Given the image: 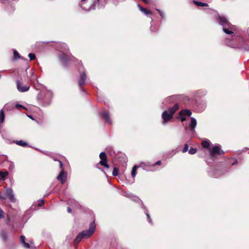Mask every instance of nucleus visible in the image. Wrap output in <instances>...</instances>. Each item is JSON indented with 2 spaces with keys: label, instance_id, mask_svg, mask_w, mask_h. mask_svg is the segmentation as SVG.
I'll use <instances>...</instances> for the list:
<instances>
[{
  "label": "nucleus",
  "instance_id": "obj_1",
  "mask_svg": "<svg viewBox=\"0 0 249 249\" xmlns=\"http://www.w3.org/2000/svg\"><path fill=\"white\" fill-rule=\"evenodd\" d=\"M215 18L218 23L222 26L223 32L228 35H231L234 36V32L237 30V27L235 25H232L228 20L226 17L220 15L217 12L215 11Z\"/></svg>",
  "mask_w": 249,
  "mask_h": 249
},
{
  "label": "nucleus",
  "instance_id": "obj_2",
  "mask_svg": "<svg viewBox=\"0 0 249 249\" xmlns=\"http://www.w3.org/2000/svg\"><path fill=\"white\" fill-rule=\"evenodd\" d=\"M95 229V224L94 222H93L90 223L89 230L83 231L77 235L74 240V243L77 244L83 239H88L93 234Z\"/></svg>",
  "mask_w": 249,
  "mask_h": 249
},
{
  "label": "nucleus",
  "instance_id": "obj_3",
  "mask_svg": "<svg viewBox=\"0 0 249 249\" xmlns=\"http://www.w3.org/2000/svg\"><path fill=\"white\" fill-rule=\"evenodd\" d=\"M178 108V105L176 104L173 107L169 108L168 110L164 111L162 113V124H165L168 121L172 119L173 117V114Z\"/></svg>",
  "mask_w": 249,
  "mask_h": 249
},
{
  "label": "nucleus",
  "instance_id": "obj_4",
  "mask_svg": "<svg viewBox=\"0 0 249 249\" xmlns=\"http://www.w3.org/2000/svg\"><path fill=\"white\" fill-rule=\"evenodd\" d=\"M59 45L61 47L59 51L61 52V53L58 55V57L61 63L64 66H66L67 58L66 57L65 53H66L69 51L68 46L65 43H60Z\"/></svg>",
  "mask_w": 249,
  "mask_h": 249
},
{
  "label": "nucleus",
  "instance_id": "obj_5",
  "mask_svg": "<svg viewBox=\"0 0 249 249\" xmlns=\"http://www.w3.org/2000/svg\"><path fill=\"white\" fill-rule=\"evenodd\" d=\"M86 0H81V2L80 3L81 8L85 11H89L90 10L95 9V5L96 4H97V8H101L102 7V6L99 4V0H96V1H93L89 6L86 5Z\"/></svg>",
  "mask_w": 249,
  "mask_h": 249
},
{
  "label": "nucleus",
  "instance_id": "obj_6",
  "mask_svg": "<svg viewBox=\"0 0 249 249\" xmlns=\"http://www.w3.org/2000/svg\"><path fill=\"white\" fill-rule=\"evenodd\" d=\"M4 196H1V199H8L12 202H16V199L15 197L13 191L11 188H6L4 187Z\"/></svg>",
  "mask_w": 249,
  "mask_h": 249
},
{
  "label": "nucleus",
  "instance_id": "obj_7",
  "mask_svg": "<svg viewBox=\"0 0 249 249\" xmlns=\"http://www.w3.org/2000/svg\"><path fill=\"white\" fill-rule=\"evenodd\" d=\"M210 155L212 158L216 155H223L224 152L221 149V146L219 144L213 146L209 149Z\"/></svg>",
  "mask_w": 249,
  "mask_h": 249
},
{
  "label": "nucleus",
  "instance_id": "obj_8",
  "mask_svg": "<svg viewBox=\"0 0 249 249\" xmlns=\"http://www.w3.org/2000/svg\"><path fill=\"white\" fill-rule=\"evenodd\" d=\"M192 115V112L189 109H183L179 113V117L182 122L185 121L187 117Z\"/></svg>",
  "mask_w": 249,
  "mask_h": 249
},
{
  "label": "nucleus",
  "instance_id": "obj_9",
  "mask_svg": "<svg viewBox=\"0 0 249 249\" xmlns=\"http://www.w3.org/2000/svg\"><path fill=\"white\" fill-rule=\"evenodd\" d=\"M16 83L17 89L20 92H23L27 91L30 89V86L27 85L23 86L22 83L19 80L16 81Z\"/></svg>",
  "mask_w": 249,
  "mask_h": 249
},
{
  "label": "nucleus",
  "instance_id": "obj_10",
  "mask_svg": "<svg viewBox=\"0 0 249 249\" xmlns=\"http://www.w3.org/2000/svg\"><path fill=\"white\" fill-rule=\"evenodd\" d=\"M100 159L101 160L100 161V164L102 166H104L105 167L108 168V165L107 164V156L105 152H101L99 155Z\"/></svg>",
  "mask_w": 249,
  "mask_h": 249
},
{
  "label": "nucleus",
  "instance_id": "obj_11",
  "mask_svg": "<svg viewBox=\"0 0 249 249\" xmlns=\"http://www.w3.org/2000/svg\"><path fill=\"white\" fill-rule=\"evenodd\" d=\"M86 77H87V76L85 73V71L82 72L81 73L80 77L79 79H78V83H79V86L80 87H81L82 86L85 85V81L86 80Z\"/></svg>",
  "mask_w": 249,
  "mask_h": 249
},
{
  "label": "nucleus",
  "instance_id": "obj_12",
  "mask_svg": "<svg viewBox=\"0 0 249 249\" xmlns=\"http://www.w3.org/2000/svg\"><path fill=\"white\" fill-rule=\"evenodd\" d=\"M66 177H67V175L65 174V173L64 172V170L62 169L60 171L58 177H57V178L58 180H59L61 182L62 184H63V183H64V182L66 181Z\"/></svg>",
  "mask_w": 249,
  "mask_h": 249
},
{
  "label": "nucleus",
  "instance_id": "obj_13",
  "mask_svg": "<svg viewBox=\"0 0 249 249\" xmlns=\"http://www.w3.org/2000/svg\"><path fill=\"white\" fill-rule=\"evenodd\" d=\"M197 124V121L194 118L191 117V122L189 124L190 130L193 132H195V128L196 127V125Z\"/></svg>",
  "mask_w": 249,
  "mask_h": 249
},
{
  "label": "nucleus",
  "instance_id": "obj_14",
  "mask_svg": "<svg viewBox=\"0 0 249 249\" xmlns=\"http://www.w3.org/2000/svg\"><path fill=\"white\" fill-rule=\"evenodd\" d=\"M25 237L24 235H21L20 238V243L24 245L25 248L29 249L30 248V245L25 242Z\"/></svg>",
  "mask_w": 249,
  "mask_h": 249
},
{
  "label": "nucleus",
  "instance_id": "obj_15",
  "mask_svg": "<svg viewBox=\"0 0 249 249\" xmlns=\"http://www.w3.org/2000/svg\"><path fill=\"white\" fill-rule=\"evenodd\" d=\"M101 115L105 118L106 122L111 123V120L109 118V115L108 112H104L101 113Z\"/></svg>",
  "mask_w": 249,
  "mask_h": 249
},
{
  "label": "nucleus",
  "instance_id": "obj_16",
  "mask_svg": "<svg viewBox=\"0 0 249 249\" xmlns=\"http://www.w3.org/2000/svg\"><path fill=\"white\" fill-rule=\"evenodd\" d=\"M69 204L73 209H74V208H77L78 207H79V204L77 203V202L75 201V200H70Z\"/></svg>",
  "mask_w": 249,
  "mask_h": 249
},
{
  "label": "nucleus",
  "instance_id": "obj_17",
  "mask_svg": "<svg viewBox=\"0 0 249 249\" xmlns=\"http://www.w3.org/2000/svg\"><path fill=\"white\" fill-rule=\"evenodd\" d=\"M8 175V172L7 171H1V182L4 180Z\"/></svg>",
  "mask_w": 249,
  "mask_h": 249
},
{
  "label": "nucleus",
  "instance_id": "obj_18",
  "mask_svg": "<svg viewBox=\"0 0 249 249\" xmlns=\"http://www.w3.org/2000/svg\"><path fill=\"white\" fill-rule=\"evenodd\" d=\"M15 143H16L18 145H20V146H23V147H25V146H26L27 145V142L22 141V140H20V141H15L14 142Z\"/></svg>",
  "mask_w": 249,
  "mask_h": 249
},
{
  "label": "nucleus",
  "instance_id": "obj_19",
  "mask_svg": "<svg viewBox=\"0 0 249 249\" xmlns=\"http://www.w3.org/2000/svg\"><path fill=\"white\" fill-rule=\"evenodd\" d=\"M138 6L140 8V10H141V11H142V12L144 13L145 15H148V14H151V11H147L145 9H144V8L142 7L140 4H138Z\"/></svg>",
  "mask_w": 249,
  "mask_h": 249
},
{
  "label": "nucleus",
  "instance_id": "obj_20",
  "mask_svg": "<svg viewBox=\"0 0 249 249\" xmlns=\"http://www.w3.org/2000/svg\"><path fill=\"white\" fill-rule=\"evenodd\" d=\"M138 168V167L137 165L134 166V167L132 168V171H131V176L133 178H134L136 173H137V169Z\"/></svg>",
  "mask_w": 249,
  "mask_h": 249
},
{
  "label": "nucleus",
  "instance_id": "obj_21",
  "mask_svg": "<svg viewBox=\"0 0 249 249\" xmlns=\"http://www.w3.org/2000/svg\"><path fill=\"white\" fill-rule=\"evenodd\" d=\"M193 2L198 6H204L208 5L207 3L197 1L196 0H193Z\"/></svg>",
  "mask_w": 249,
  "mask_h": 249
},
{
  "label": "nucleus",
  "instance_id": "obj_22",
  "mask_svg": "<svg viewBox=\"0 0 249 249\" xmlns=\"http://www.w3.org/2000/svg\"><path fill=\"white\" fill-rule=\"evenodd\" d=\"M210 142L209 141H204L202 142V146L205 148H207L210 145Z\"/></svg>",
  "mask_w": 249,
  "mask_h": 249
},
{
  "label": "nucleus",
  "instance_id": "obj_23",
  "mask_svg": "<svg viewBox=\"0 0 249 249\" xmlns=\"http://www.w3.org/2000/svg\"><path fill=\"white\" fill-rule=\"evenodd\" d=\"M14 58L15 59H18L20 58V56L18 53L16 51H14Z\"/></svg>",
  "mask_w": 249,
  "mask_h": 249
},
{
  "label": "nucleus",
  "instance_id": "obj_24",
  "mask_svg": "<svg viewBox=\"0 0 249 249\" xmlns=\"http://www.w3.org/2000/svg\"><path fill=\"white\" fill-rule=\"evenodd\" d=\"M15 107L16 109L18 110H21V109H26V107L21 105H19L18 104H16L15 105Z\"/></svg>",
  "mask_w": 249,
  "mask_h": 249
},
{
  "label": "nucleus",
  "instance_id": "obj_25",
  "mask_svg": "<svg viewBox=\"0 0 249 249\" xmlns=\"http://www.w3.org/2000/svg\"><path fill=\"white\" fill-rule=\"evenodd\" d=\"M196 152V148H194L191 147L189 150V153L190 154L193 155L195 154Z\"/></svg>",
  "mask_w": 249,
  "mask_h": 249
},
{
  "label": "nucleus",
  "instance_id": "obj_26",
  "mask_svg": "<svg viewBox=\"0 0 249 249\" xmlns=\"http://www.w3.org/2000/svg\"><path fill=\"white\" fill-rule=\"evenodd\" d=\"M112 175L115 177L118 175V170L117 168H114L112 171Z\"/></svg>",
  "mask_w": 249,
  "mask_h": 249
},
{
  "label": "nucleus",
  "instance_id": "obj_27",
  "mask_svg": "<svg viewBox=\"0 0 249 249\" xmlns=\"http://www.w3.org/2000/svg\"><path fill=\"white\" fill-rule=\"evenodd\" d=\"M7 237L8 236L6 233L3 232L1 233V238H2L4 241H5L7 240Z\"/></svg>",
  "mask_w": 249,
  "mask_h": 249
},
{
  "label": "nucleus",
  "instance_id": "obj_28",
  "mask_svg": "<svg viewBox=\"0 0 249 249\" xmlns=\"http://www.w3.org/2000/svg\"><path fill=\"white\" fill-rule=\"evenodd\" d=\"M28 57L30 60H34L36 58V55L34 53H30L28 54Z\"/></svg>",
  "mask_w": 249,
  "mask_h": 249
},
{
  "label": "nucleus",
  "instance_id": "obj_29",
  "mask_svg": "<svg viewBox=\"0 0 249 249\" xmlns=\"http://www.w3.org/2000/svg\"><path fill=\"white\" fill-rule=\"evenodd\" d=\"M4 120V114L2 110H1V123H2Z\"/></svg>",
  "mask_w": 249,
  "mask_h": 249
},
{
  "label": "nucleus",
  "instance_id": "obj_30",
  "mask_svg": "<svg viewBox=\"0 0 249 249\" xmlns=\"http://www.w3.org/2000/svg\"><path fill=\"white\" fill-rule=\"evenodd\" d=\"M157 10L159 12V14L160 15L162 18H164L165 14L163 12L161 11L159 9H157Z\"/></svg>",
  "mask_w": 249,
  "mask_h": 249
},
{
  "label": "nucleus",
  "instance_id": "obj_31",
  "mask_svg": "<svg viewBox=\"0 0 249 249\" xmlns=\"http://www.w3.org/2000/svg\"><path fill=\"white\" fill-rule=\"evenodd\" d=\"M145 214H146V215L147 216V219H148V220L149 222L151 223V219L150 218V216L149 213H148L147 210L145 211Z\"/></svg>",
  "mask_w": 249,
  "mask_h": 249
},
{
  "label": "nucleus",
  "instance_id": "obj_32",
  "mask_svg": "<svg viewBox=\"0 0 249 249\" xmlns=\"http://www.w3.org/2000/svg\"><path fill=\"white\" fill-rule=\"evenodd\" d=\"M188 146L187 144H185L184 145V147L183 149H182V152L185 153L188 151Z\"/></svg>",
  "mask_w": 249,
  "mask_h": 249
},
{
  "label": "nucleus",
  "instance_id": "obj_33",
  "mask_svg": "<svg viewBox=\"0 0 249 249\" xmlns=\"http://www.w3.org/2000/svg\"><path fill=\"white\" fill-rule=\"evenodd\" d=\"M160 164H161V161H160V160H158V161H157L156 162H155V163H154L152 164L151 165V166H152V167H154V166H156V165H160Z\"/></svg>",
  "mask_w": 249,
  "mask_h": 249
},
{
  "label": "nucleus",
  "instance_id": "obj_34",
  "mask_svg": "<svg viewBox=\"0 0 249 249\" xmlns=\"http://www.w3.org/2000/svg\"><path fill=\"white\" fill-rule=\"evenodd\" d=\"M44 201H43V200H39V202H38V205L39 206H41L43 205L44 204Z\"/></svg>",
  "mask_w": 249,
  "mask_h": 249
},
{
  "label": "nucleus",
  "instance_id": "obj_35",
  "mask_svg": "<svg viewBox=\"0 0 249 249\" xmlns=\"http://www.w3.org/2000/svg\"><path fill=\"white\" fill-rule=\"evenodd\" d=\"M143 2L146 4H150L151 3V1L150 0H142Z\"/></svg>",
  "mask_w": 249,
  "mask_h": 249
},
{
  "label": "nucleus",
  "instance_id": "obj_36",
  "mask_svg": "<svg viewBox=\"0 0 249 249\" xmlns=\"http://www.w3.org/2000/svg\"><path fill=\"white\" fill-rule=\"evenodd\" d=\"M0 215H1V219L2 218H4L5 217V213H4V212H3L1 210Z\"/></svg>",
  "mask_w": 249,
  "mask_h": 249
},
{
  "label": "nucleus",
  "instance_id": "obj_37",
  "mask_svg": "<svg viewBox=\"0 0 249 249\" xmlns=\"http://www.w3.org/2000/svg\"><path fill=\"white\" fill-rule=\"evenodd\" d=\"M67 211L69 213H71L72 212L71 208L70 207H69L67 209Z\"/></svg>",
  "mask_w": 249,
  "mask_h": 249
},
{
  "label": "nucleus",
  "instance_id": "obj_38",
  "mask_svg": "<svg viewBox=\"0 0 249 249\" xmlns=\"http://www.w3.org/2000/svg\"><path fill=\"white\" fill-rule=\"evenodd\" d=\"M5 221L6 224H8L9 221V217L8 216L5 219Z\"/></svg>",
  "mask_w": 249,
  "mask_h": 249
},
{
  "label": "nucleus",
  "instance_id": "obj_39",
  "mask_svg": "<svg viewBox=\"0 0 249 249\" xmlns=\"http://www.w3.org/2000/svg\"><path fill=\"white\" fill-rule=\"evenodd\" d=\"M58 162H59V167H60L61 168H62V166H63L62 162L61 161H60V160H59V161H58Z\"/></svg>",
  "mask_w": 249,
  "mask_h": 249
},
{
  "label": "nucleus",
  "instance_id": "obj_40",
  "mask_svg": "<svg viewBox=\"0 0 249 249\" xmlns=\"http://www.w3.org/2000/svg\"><path fill=\"white\" fill-rule=\"evenodd\" d=\"M245 49L247 51H249V45H248L247 44L246 46L245 47Z\"/></svg>",
  "mask_w": 249,
  "mask_h": 249
},
{
  "label": "nucleus",
  "instance_id": "obj_41",
  "mask_svg": "<svg viewBox=\"0 0 249 249\" xmlns=\"http://www.w3.org/2000/svg\"><path fill=\"white\" fill-rule=\"evenodd\" d=\"M133 200L135 201H137V200H139V198L136 196H134Z\"/></svg>",
  "mask_w": 249,
  "mask_h": 249
},
{
  "label": "nucleus",
  "instance_id": "obj_42",
  "mask_svg": "<svg viewBox=\"0 0 249 249\" xmlns=\"http://www.w3.org/2000/svg\"><path fill=\"white\" fill-rule=\"evenodd\" d=\"M237 163V161L236 160L234 161V162L232 164V165L235 164Z\"/></svg>",
  "mask_w": 249,
  "mask_h": 249
},
{
  "label": "nucleus",
  "instance_id": "obj_43",
  "mask_svg": "<svg viewBox=\"0 0 249 249\" xmlns=\"http://www.w3.org/2000/svg\"><path fill=\"white\" fill-rule=\"evenodd\" d=\"M50 103V101H49L47 104L44 103V105H45V106L48 105H49Z\"/></svg>",
  "mask_w": 249,
  "mask_h": 249
},
{
  "label": "nucleus",
  "instance_id": "obj_44",
  "mask_svg": "<svg viewBox=\"0 0 249 249\" xmlns=\"http://www.w3.org/2000/svg\"><path fill=\"white\" fill-rule=\"evenodd\" d=\"M172 152L173 153V155H174L176 153L175 150H172Z\"/></svg>",
  "mask_w": 249,
  "mask_h": 249
},
{
  "label": "nucleus",
  "instance_id": "obj_45",
  "mask_svg": "<svg viewBox=\"0 0 249 249\" xmlns=\"http://www.w3.org/2000/svg\"><path fill=\"white\" fill-rule=\"evenodd\" d=\"M33 72L31 71V75L33 76Z\"/></svg>",
  "mask_w": 249,
  "mask_h": 249
},
{
  "label": "nucleus",
  "instance_id": "obj_46",
  "mask_svg": "<svg viewBox=\"0 0 249 249\" xmlns=\"http://www.w3.org/2000/svg\"><path fill=\"white\" fill-rule=\"evenodd\" d=\"M9 181L10 183H12L11 179L10 178H9Z\"/></svg>",
  "mask_w": 249,
  "mask_h": 249
},
{
  "label": "nucleus",
  "instance_id": "obj_47",
  "mask_svg": "<svg viewBox=\"0 0 249 249\" xmlns=\"http://www.w3.org/2000/svg\"><path fill=\"white\" fill-rule=\"evenodd\" d=\"M30 80L31 81H33V78H30Z\"/></svg>",
  "mask_w": 249,
  "mask_h": 249
},
{
  "label": "nucleus",
  "instance_id": "obj_48",
  "mask_svg": "<svg viewBox=\"0 0 249 249\" xmlns=\"http://www.w3.org/2000/svg\"><path fill=\"white\" fill-rule=\"evenodd\" d=\"M126 196H128V197H130V195H129V194H127V195H126Z\"/></svg>",
  "mask_w": 249,
  "mask_h": 249
},
{
  "label": "nucleus",
  "instance_id": "obj_49",
  "mask_svg": "<svg viewBox=\"0 0 249 249\" xmlns=\"http://www.w3.org/2000/svg\"><path fill=\"white\" fill-rule=\"evenodd\" d=\"M248 31V34H249V28L248 29V31Z\"/></svg>",
  "mask_w": 249,
  "mask_h": 249
},
{
  "label": "nucleus",
  "instance_id": "obj_50",
  "mask_svg": "<svg viewBox=\"0 0 249 249\" xmlns=\"http://www.w3.org/2000/svg\"><path fill=\"white\" fill-rule=\"evenodd\" d=\"M172 98H173L172 97H170L169 98V99H171Z\"/></svg>",
  "mask_w": 249,
  "mask_h": 249
}]
</instances>
